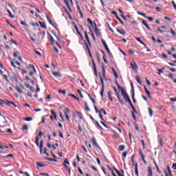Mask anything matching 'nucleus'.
<instances>
[{"mask_svg":"<svg viewBox=\"0 0 176 176\" xmlns=\"http://www.w3.org/2000/svg\"><path fill=\"white\" fill-rule=\"evenodd\" d=\"M85 38L86 40L87 41L88 43H85V46L87 47V50H88L90 56H91V54L90 53V49H89V46H91V43H90V39L89 38V35H87V32H85Z\"/></svg>","mask_w":176,"mask_h":176,"instance_id":"1","label":"nucleus"},{"mask_svg":"<svg viewBox=\"0 0 176 176\" xmlns=\"http://www.w3.org/2000/svg\"><path fill=\"white\" fill-rule=\"evenodd\" d=\"M113 90L118 96V99L119 102L121 104V105H124V100H123V99H122V98L120 97V95H119V93H118V89H116V88L114 87Z\"/></svg>","mask_w":176,"mask_h":176,"instance_id":"2","label":"nucleus"},{"mask_svg":"<svg viewBox=\"0 0 176 176\" xmlns=\"http://www.w3.org/2000/svg\"><path fill=\"white\" fill-rule=\"evenodd\" d=\"M102 43L108 54H109V56H112V54L111 53V51L109 50V48L108 47V45H107L105 41L102 40Z\"/></svg>","mask_w":176,"mask_h":176,"instance_id":"3","label":"nucleus"},{"mask_svg":"<svg viewBox=\"0 0 176 176\" xmlns=\"http://www.w3.org/2000/svg\"><path fill=\"white\" fill-rule=\"evenodd\" d=\"M52 115L50 116V119L53 122L54 120H57V115L56 114V112L53 110L50 111Z\"/></svg>","mask_w":176,"mask_h":176,"instance_id":"4","label":"nucleus"},{"mask_svg":"<svg viewBox=\"0 0 176 176\" xmlns=\"http://www.w3.org/2000/svg\"><path fill=\"white\" fill-rule=\"evenodd\" d=\"M0 101H2V102H4L5 104H6V105H8V107H10L11 105H13L14 107H17L16 105V104H14V102H12V101H9V100H2L0 99Z\"/></svg>","mask_w":176,"mask_h":176,"instance_id":"5","label":"nucleus"},{"mask_svg":"<svg viewBox=\"0 0 176 176\" xmlns=\"http://www.w3.org/2000/svg\"><path fill=\"white\" fill-rule=\"evenodd\" d=\"M100 82L102 83V89L100 91V96L101 97H104V80L102 79V77H101V76H100Z\"/></svg>","mask_w":176,"mask_h":176,"instance_id":"6","label":"nucleus"},{"mask_svg":"<svg viewBox=\"0 0 176 176\" xmlns=\"http://www.w3.org/2000/svg\"><path fill=\"white\" fill-rule=\"evenodd\" d=\"M131 67L133 71H138V66L137 65V63H135V61H132V63H131Z\"/></svg>","mask_w":176,"mask_h":176,"instance_id":"7","label":"nucleus"},{"mask_svg":"<svg viewBox=\"0 0 176 176\" xmlns=\"http://www.w3.org/2000/svg\"><path fill=\"white\" fill-rule=\"evenodd\" d=\"M65 111H64L65 113V116L66 118V120L68 121L69 120V116H68V113H69V112H71V111L69 110V109H68V107L65 108Z\"/></svg>","mask_w":176,"mask_h":176,"instance_id":"8","label":"nucleus"},{"mask_svg":"<svg viewBox=\"0 0 176 176\" xmlns=\"http://www.w3.org/2000/svg\"><path fill=\"white\" fill-rule=\"evenodd\" d=\"M120 91H121V94H122L124 99L129 97V95H127V93H126V91H124V89L121 88Z\"/></svg>","mask_w":176,"mask_h":176,"instance_id":"9","label":"nucleus"},{"mask_svg":"<svg viewBox=\"0 0 176 176\" xmlns=\"http://www.w3.org/2000/svg\"><path fill=\"white\" fill-rule=\"evenodd\" d=\"M120 91H121V94H122L124 99L129 97V95H127V93H126V91H124V89L121 88Z\"/></svg>","mask_w":176,"mask_h":176,"instance_id":"10","label":"nucleus"},{"mask_svg":"<svg viewBox=\"0 0 176 176\" xmlns=\"http://www.w3.org/2000/svg\"><path fill=\"white\" fill-rule=\"evenodd\" d=\"M91 142L96 148H100V146H98V144H97V140H96V138H91Z\"/></svg>","mask_w":176,"mask_h":176,"instance_id":"11","label":"nucleus"},{"mask_svg":"<svg viewBox=\"0 0 176 176\" xmlns=\"http://www.w3.org/2000/svg\"><path fill=\"white\" fill-rule=\"evenodd\" d=\"M52 74L54 75V76H55V78H62L63 76V74H61L60 72H52Z\"/></svg>","mask_w":176,"mask_h":176,"instance_id":"12","label":"nucleus"},{"mask_svg":"<svg viewBox=\"0 0 176 176\" xmlns=\"http://www.w3.org/2000/svg\"><path fill=\"white\" fill-rule=\"evenodd\" d=\"M63 164L65 168H68V166H69V161L68 160V159L65 158Z\"/></svg>","mask_w":176,"mask_h":176,"instance_id":"13","label":"nucleus"},{"mask_svg":"<svg viewBox=\"0 0 176 176\" xmlns=\"http://www.w3.org/2000/svg\"><path fill=\"white\" fill-rule=\"evenodd\" d=\"M94 24L95 25V34H96L97 36H100L101 34L98 32V28H97V24H96V22H94Z\"/></svg>","mask_w":176,"mask_h":176,"instance_id":"14","label":"nucleus"},{"mask_svg":"<svg viewBox=\"0 0 176 176\" xmlns=\"http://www.w3.org/2000/svg\"><path fill=\"white\" fill-rule=\"evenodd\" d=\"M47 19L48 21V23H50V24H51V25H53V27L55 28V30H57V27H56L54 25V24H53V22L52 21V20L50 19V18L49 17V16L46 15Z\"/></svg>","mask_w":176,"mask_h":176,"instance_id":"15","label":"nucleus"},{"mask_svg":"<svg viewBox=\"0 0 176 176\" xmlns=\"http://www.w3.org/2000/svg\"><path fill=\"white\" fill-rule=\"evenodd\" d=\"M135 174L136 176H140L138 174V164L137 163L135 164Z\"/></svg>","mask_w":176,"mask_h":176,"instance_id":"16","label":"nucleus"},{"mask_svg":"<svg viewBox=\"0 0 176 176\" xmlns=\"http://www.w3.org/2000/svg\"><path fill=\"white\" fill-rule=\"evenodd\" d=\"M42 151H43V140L40 142V153L42 155Z\"/></svg>","mask_w":176,"mask_h":176,"instance_id":"17","label":"nucleus"},{"mask_svg":"<svg viewBox=\"0 0 176 176\" xmlns=\"http://www.w3.org/2000/svg\"><path fill=\"white\" fill-rule=\"evenodd\" d=\"M136 41H138V42H139L140 43H141V45H144L145 46V47H146V44L144 43L141 38H138V37H135Z\"/></svg>","mask_w":176,"mask_h":176,"instance_id":"18","label":"nucleus"},{"mask_svg":"<svg viewBox=\"0 0 176 176\" xmlns=\"http://www.w3.org/2000/svg\"><path fill=\"white\" fill-rule=\"evenodd\" d=\"M117 32H118L121 35H126V32L124 31V30L117 29Z\"/></svg>","mask_w":176,"mask_h":176,"instance_id":"19","label":"nucleus"},{"mask_svg":"<svg viewBox=\"0 0 176 176\" xmlns=\"http://www.w3.org/2000/svg\"><path fill=\"white\" fill-rule=\"evenodd\" d=\"M142 23L143 24V25H145L147 30H151V28L149 27V25H148V23H146V21L145 20L143 19Z\"/></svg>","mask_w":176,"mask_h":176,"instance_id":"20","label":"nucleus"},{"mask_svg":"<svg viewBox=\"0 0 176 176\" xmlns=\"http://www.w3.org/2000/svg\"><path fill=\"white\" fill-rule=\"evenodd\" d=\"M39 25L41 28H44V30H46L47 27L45 23L39 21Z\"/></svg>","mask_w":176,"mask_h":176,"instance_id":"21","label":"nucleus"},{"mask_svg":"<svg viewBox=\"0 0 176 176\" xmlns=\"http://www.w3.org/2000/svg\"><path fill=\"white\" fill-rule=\"evenodd\" d=\"M118 149H119V151H120V152H123V151H124V149H126V146H124V145H120V146H119Z\"/></svg>","mask_w":176,"mask_h":176,"instance_id":"22","label":"nucleus"},{"mask_svg":"<svg viewBox=\"0 0 176 176\" xmlns=\"http://www.w3.org/2000/svg\"><path fill=\"white\" fill-rule=\"evenodd\" d=\"M113 75H114L116 79H118L119 76H118V73L115 71V69L112 68Z\"/></svg>","mask_w":176,"mask_h":176,"instance_id":"23","label":"nucleus"},{"mask_svg":"<svg viewBox=\"0 0 176 176\" xmlns=\"http://www.w3.org/2000/svg\"><path fill=\"white\" fill-rule=\"evenodd\" d=\"M135 79L139 85H142V82L141 81V78H140V76H136Z\"/></svg>","mask_w":176,"mask_h":176,"instance_id":"24","label":"nucleus"},{"mask_svg":"<svg viewBox=\"0 0 176 176\" xmlns=\"http://www.w3.org/2000/svg\"><path fill=\"white\" fill-rule=\"evenodd\" d=\"M50 41L52 43V45H54V38H53V36L50 34Z\"/></svg>","mask_w":176,"mask_h":176,"instance_id":"25","label":"nucleus"},{"mask_svg":"<svg viewBox=\"0 0 176 176\" xmlns=\"http://www.w3.org/2000/svg\"><path fill=\"white\" fill-rule=\"evenodd\" d=\"M64 2L67 6V8L69 9V10L71 12V7H69V3H68V0H64Z\"/></svg>","mask_w":176,"mask_h":176,"instance_id":"26","label":"nucleus"},{"mask_svg":"<svg viewBox=\"0 0 176 176\" xmlns=\"http://www.w3.org/2000/svg\"><path fill=\"white\" fill-rule=\"evenodd\" d=\"M77 10H78L81 17H83V12H82V10H80V7L79 6H77Z\"/></svg>","mask_w":176,"mask_h":176,"instance_id":"27","label":"nucleus"},{"mask_svg":"<svg viewBox=\"0 0 176 176\" xmlns=\"http://www.w3.org/2000/svg\"><path fill=\"white\" fill-rule=\"evenodd\" d=\"M148 113H149L151 118H152V116H153V111L152 110V109L151 107H148Z\"/></svg>","mask_w":176,"mask_h":176,"instance_id":"28","label":"nucleus"},{"mask_svg":"<svg viewBox=\"0 0 176 176\" xmlns=\"http://www.w3.org/2000/svg\"><path fill=\"white\" fill-rule=\"evenodd\" d=\"M113 169L115 170L116 173L118 174V176H124V174L120 173V172H119L118 169L115 168V167H113Z\"/></svg>","mask_w":176,"mask_h":176,"instance_id":"29","label":"nucleus"},{"mask_svg":"<svg viewBox=\"0 0 176 176\" xmlns=\"http://www.w3.org/2000/svg\"><path fill=\"white\" fill-rule=\"evenodd\" d=\"M45 160H49V162H55V163L57 162V160L53 158L45 157Z\"/></svg>","mask_w":176,"mask_h":176,"instance_id":"30","label":"nucleus"},{"mask_svg":"<svg viewBox=\"0 0 176 176\" xmlns=\"http://www.w3.org/2000/svg\"><path fill=\"white\" fill-rule=\"evenodd\" d=\"M93 65H94V70L95 72V74L97 75V68L96 67V63H94V60H92Z\"/></svg>","mask_w":176,"mask_h":176,"instance_id":"31","label":"nucleus"},{"mask_svg":"<svg viewBox=\"0 0 176 176\" xmlns=\"http://www.w3.org/2000/svg\"><path fill=\"white\" fill-rule=\"evenodd\" d=\"M8 13L11 19H14V15L12 14V12L10 10H7Z\"/></svg>","mask_w":176,"mask_h":176,"instance_id":"32","label":"nucleus"},{"mask_svg":"<svg viewBox=\"0 0 176 176\" xmlns=\"http://www.w3.org/2000/svg\"><path fill=\"white\" fill-rule=\"evenodd\" d=\"M148 176H153V173H152V168H151V167L148 168Z\"/></svg>","mask_w":176,"mask_h":176,"instance_id":"33","label":"nucleus"},{"mask_svg":"<svg viewBox=\"0 0 176 176\" xmlns=\"http://www.w3.org/2000/svg\"><path fill=\"white\" fill-rule=\"evenodd\" d=\"M36 146H39V137L38 136L36 138Z\"/></svg>","mask_w":176,"mask_h":176,"instance_id":"34","label":"nucleus"},{"mask_svg":"<svg viewBox=\"0 0 176 176\" xmlns=\"http://www.w3.org/2000/svg\"><path fill=\"white\" fill-rule=\"evenodd\" d=\"M129 102V105H131L132 109H134V105H133V102H131V100L129 99V100H128V102Z\"/></svg>","mask_w":176,"mask_h":176,"instance_id":"35","label":"nucleus"},{"mask_svg":"<svg viewBox=\"0 0 176 176\" xmlns=\"http://www.w3.org/2000/svg\"><path fill=\"white\" fill-rule=\"evenodd\" d=\"M116 84L117 85V87H118L119 90H122V89H123V87H121L120 85H119V82H118V80H116Z\"/></svg>","mask_w":176,"mask_h":176,"instance_id":"36","label":"nucleus"},{"mask_svg":"<svg viewBox=\"0 0 176 176\" xmlns=\"http://www.w3.org/2000/svg\"><path fill=\"white\" fill-rule=\"evenodd\" d=\"M102 75L103 78H105V67L104 66L102 67Z\"/></svg>","mask_w":176,"mask_h":176,"instance_id":"37","label":"nucleus"},{"mask_svg":"<svg viewBox=\"0 0 176 176\" xmlns=\"http://www.w3.org/2000/svg\"><path fill=\"white\" fill-rule=\"evenodd\" d=\"M69 96H70V97H72V98H74L75 100H79V98H78L75 95H74V94H69Z\"/></svg>","mask_w":176,"mask_h":176,"instance_id":"38","label":"nucleus"},{"mask_svg":"<svg viewBox=\"0 0 176 176\" xmlns=\"http://www.w3.org/2000/svg\"><path fill=\"white\" fill-rule=\"evenodd\" d=\"M12 80H14V82H16V83H19V79H17L16 76L12 77Z\"/></svg>","mask_w":176,"mask_h":176,"instance_id":"39","label":"nucleus"},{"mask_svg":"<svg viewBox=\"0 0 176 176\" xmlns=\"http://www.w3.org/2000/svg\"><path fill=\"white\" fill-rule=\"evenodd\" d=\"M37 166H38V167H45V164L40 163V162H36Z\"/></svg>","mask_w":176,"mask_h":176,"instance_id":"40","label":"nucleus"},{"mask_svg":"<svg viewBox=\"0 0 176 176\" xmlns=\"http://www.w3.org/2000/svg\"><path fill=\"white\" fill-rule=\"evenodd\" d=\"M169 100H170V101H171V102H176V96L175 98H170Z\"/></svg>","mask_w":176,"mask_h":176,"instance_id":"41","label":"nucleus"},{"mask_svg":"<svg viewBox=\"0 0 176 176\" xmlns=\"http://www.w3.org/2000/svg\"><path fill=\"white\" fill-rule=\"evenodd\" d=\"M96 124H97L99 127V129H100V130H102V126L101 125H100V123H98V121H95Z\"/></svg>","mask_w":176,"mask_h":176,"instance_id":"42","label":"nucleus"},{"mask_svg":"<svg viewBox=\"0 0 176 176\" xmlns=\"http://www.w3.org/2000/svg\"><path fill=\"white\" fill-rule=\"evenodd\" d=\"M15 89L17 90L18 93H23V91L19 87H16Z\"/></svg>","mask_w":176,"mask_h":176,"instance_id":"43","label":"nucleus"},{"mask_svg":"<svg viewBox=\"0 0 176 176\" xmlns=\"http://www.w3.org/2000/svg\"><path fill=\"white\" fill-rule=\"evenodd\" d=\"M138 14H140V16H143V17H144L146 19V15H145L144 13H141L140 12V11H138Z\"/></svg>","mask_w":176,"mask_h":176,"instance_id":"44","label":"nucleus"},{"mask_svg":"<svg viewBox=\"0 0 176 176\" xmlns=\"http://www.w3.org/2000/svg\"><path fill=\"white\" fill-rule=\"evenodd\" d=\"M78 94L80 95V96L83 98V94H82V91L80 89L77 90Z\"/></svg>","mask_w":176,"mask_h":176,"instance_id":"45","label":"nucleus"},{"mask_svg":"<svg viewBox=\"0 0 176 176\" xmlns=\"http://www.w3.org/2000/svg\"><path fill=\"white\" fill-rule=\"evenodd\" d=\"M132 100L133 102H137V100H135V94H132Z\"/></svg>","mask_w":176,"mask_h":176,"instance_id":"46","label":"nucleus"},{"mask_svg":"<svg viewBox=\"0 0 176 176\" xmlns=\"http://www.w3.org/2000/svg\"><path fill=\"white\" fill-rule=\"evenodd\" d=\"M25 120H26V122H31V120H32V118L28 117V118H25Z\"/></svg>","mask_w":176,"mask_h":176,"instance_id":"47","label":"nucleus"},{"mask_svg":"<svg viewBox=\"0 0 176 176\" xmlns=\"http://www.w3.org/2000/svg\"><path fill=\"white\" fill-rule=\"evenodd\" d=\"M54 50L55 53H56V54H58L59 51H58V49H57V47H56V46H54Z\"/></svg>","mask_w":176,"mask_h":176,"instance_id":"48","label":"nucleus"},{"mask_svg":"<svg viewBox=\"0 0 176 176\" xmlns=\"http://www.w3.org/2000/svg\"><path fill=\"white\" fill-rule=\"evenodd\" d=\"M34 52L36 53V54H38V56H39L40 57H42V54H41L39 51L34 50Z\"/></svg>","mask_w":176,"mask_h":176,"instance_id":"49","label":"nucleus"},{"mask_svg":"<svg viewBox=\"0 0 176 176\" xmlns=\"http://www.w3.org/2000/svg\"><path fill=\"white\" fill-rule=\"evenodd\" d=\"M170 34H172L173 36H176V33L173 29H170Z\"/></svg>","mask_w":176,"mask_h":176,"instance_id":"50","label":"nucleus"},{"mask_svg":"<svg viewBox=\"0 0 176 176\" xmlns=\"http://www.w3.org/2000/svg\"><path fill=\"white\" fill-rule=\"evenodd\" d=\"M157 71H158V73H157L158 75H162V74H163V70L162 69H158Z\"/></svg>","mask_w":176,"mask_h":176,"instance_id":"51","label":"nucleus"},{"mask_svg":"<svg viewBox=\"0 0 176 176\" xmlns=\"http://www.w3.org/2000/svg\"><path fill=\"white\" fill-rule=\"evenodd\" d=\"M168 76L170 79H174V76L171 73H169Z\"/></svg>","mask_w":176,"mask_h":176,"instance_id":"52","label":"nucleus"},{"mask_svg":"<svg viewBox=\"0 0 176 176\" xmlns=\"http://www.w3.org/2000/svg\"><path fill=\"white\" fill-rule=\"evenodd\" d=\"M85 109H87V111H88L89 112H90V109L89 108V107L87 106V103L85 102Z\"/></svg>","mask_w":176,"mask_h":176,"instance_id":"53","label":"nucleus"},{"mask_svg":"<svg viewBox=\"0 0 176 176\" xmlns=\"http://www.w3.org/2000/svg\"><path fill=\"white\" fill-rule=\"evenodd\" d=\"M22 130H28V126H27V125H23V128H22Z\"/></svg>","mask_w":176,"mask_h":176,"instance_id":"54","label":"nucleus"},{"mask_svg":"<svg viewBox=\"0 0 176 176\" xmlns=\"http://www.w3.org/2000/svg\"><path fill=\"white\" fill-rule=\"evenodd\" d=\"M87 21L90 25H93V21L90 19H87Z\"/></svg>","mask_w":176,"mask_h":176,"instance_id":"55","label":"nucleus"},{"mask_svg":"<svg viewBox=\"0 0 176 176\" xmlns=\"http://www.w3.org/2000/svg\"><path fill=\"white\" fill-rule=\"evenodd\" d=\"M127 153H129L127 151L124 152V153H122V156H123V157L126 158V156H127Z\"/></svg>","mask_w":176,"mask_h":176,"instance_id":"56","label":"nucleus"},{"mask_svg":"<svg viewBox=\"0 0 176 176\" xmlns=\"http://www.w3.org/2000/svg\"><path fill=\"white\" fill-rule=\"evenodd\" d=\"M168 173L170 176H173V173H171V170H170V167H168Z\"/></svg>","mask_w":176,"mask_h":176,"instance_id":"57","label":"nucleus"},{"mask_svg":"<svg viewBox=\"0 0 176 176\" xmlns=\"http://www.w3.org/2000/svg\"><path fill=\"white\" fill-rule=\"evenodd\" d=\"M116 19L117 20H119L121 24H124L123 21H122V19L119 16H117Z\"/></svg>","mask_w":176,"mask_h":176,"instance_id":"58","label":"nucleus"},{"mask_svg":"<svg viewBox=\"0 0 176 176\" xmlns=\"http://www.w3.org/2000/svg\"><path fill=\"white\" fill-rule=\"evenodd\" d=\"M164 20H167V21H171V19L168 16H164Z\"/></svg>","mask_w":176,"mask_h":176,"instance_id":"59","label":"nucleus"},{"mask_svg":"<svg viewBox=\"0 0 176 176\" xmlns=\"http://www.w3.org/2000/svg\"><path fill=\"white\" fill-rule=\"evenodd\" d=\"M129 52V54H134V50L133 49H130Z\"/></svg>","mask_w":176,"mask_h":176,"instance_id":"60","label":"nucleus"},{"mask_svg":"<svg viewBox=\"0 0 176 176\" xmlns=\"http://www.w3.org/2000/svg\"><path fill=\"white\" fill-rule=\"evenodd\" d=\"M146 19H148V20H149V21H153V18H152L151 16H146Z\"/></svg>","mask_w":176,"mask_h":176,"instance_id":"61","label":"nucleus"},{"mask_svg":"<svg viewBox=\"0 0 176 176\" xmlns=\"http://www.w3.org/2000/svg\"><path fill=\"white\" fill-rule=\"evenodd\" d=\"M58 93H61L62 94H66L65 90H59Z\"/></svg>","mask_w":176,"mask_h":176,"instance_id":"62","label":"nucleus"},{"mask_svg":"<svg viewBox=\"0 0 176 176\" xmlns=\"http://www.w3.org/2000/svg\"><path fill=\"white\" fill-rule=\"evenodd\" d=\"M146 94L151 98V92L149 91H146Z\"/></svg>","mask_w":176,"mask_h":176,"instance_id":"63","label":"nucleus"},{"mask_svg":"<svg viewBox=\"0 0 176 176\" xmlns=\"http://www.w3.org/2000/svg\"><path fill=\"white\" fill-rule=\"evenodd\" d=\"M172 3H173V7H174L175 10H176V4H175V2L172 1Z\"/></svg>","mask_w":176,"mask_h":176,"instance_id":"64","label":"nucleus"}]
</instances>
